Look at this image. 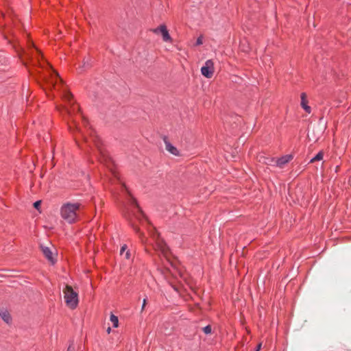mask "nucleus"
I'll return each mask as SVG.
<instances>
[{"label":"nucleus","mask_w":351,"mask_h":351,"mask_svg":"<svg viewBox=\"0 0 351 351\" xmlns=\"http://www.w3.org/2000/svg\"><path fill=\"white\" fill-rule=\"evenodd\" d=\"M149 234L154 241V248L156 251L160 252L167 259L169 258L170 252L164 241L160 238L159 234L154 228L148 229Z\"/></svg>","instance_id":"1"},{"label":"nucleus","mask_w":351,"mask_h":351,"mask_svg":"<svg viewBox=\"0 0 351 351\" xmlns=\"http://www.w3.org/2000/svg\"><path fill=\"white\" fill-rule=\"evenodd\" d=\"M80 206V205L77 203H67L64 204L60 210L62 217L70 223H74L76 220L77 216V212Z\"/></svg>","instance_id":"2"},{"label":"nucleus","mask_w":351,"mask_h":351,"mask_svg":"<svg viewBox=\"0 0 351 351\" xmlns=\"http://www.w3.org/2000/svg\"><path fill=\"white\" fill-rule=\"evenodd\" d=\"M63 293L66 305L71 309L75 308L78 304L77 293L69 285L66 286Z\"/></svg>","instance_id":"3"},{"label":"nucleus","mask_w":351,"mask_h":351,"mask_svg":"<svg viewBox=\"0 0 351 351\" xmlns=\"http://www.w3.org/2000/svg\"><path fill=\"white\" fill-rule=\"evenodd\" d=\"M93 142L95 145V146L97 148L99 155H98V160L100 161V162L104 163L105 165L107 166L108 168L110 169V170L112 172L113 174H115L114 172L112 171V169L111 168V159L108 156L106 152L99 147V141L97 140V137H92Z\"/></svg>","instance_id":"4"},{"label":"nucleus","mask_w":351,"mask_h":351,"mask_svg":"<svg viewBox=\"0 0 351 351\" xmlns=\"http://www.w3.org/2000/svg\"><path fill=\"white\" fill-rule=\"evenodd\" d=\"M63 98L65 101H68V103L71 105L70 108H69L68 107H65L64 110H65L66 112L69 114V116L71 117L73 113H74L75 111H78L80 110V108L75 104H71L73 95L70 92H69L66 90H64Z\"/></svg>","instance_id":"5"},{"label":"nucleus","mask_w":351,"mask_h":351,"mask_svg":"<svg viewBox=\"0 0 351 351\" xmlns=\"http://www.w3.org/2000/svg\"><path fill=\"white\" fill-rule=\"evenodd\" d=\"M215 71L214 63L211 60L206 61L204 65L201 69L202 75L206 78H211Z\"/></svg>","instance_id":"6"},{"label":"nucleus","mask_w":351,"mask_h":351,"mask_svg":"<svg viewBox=\"0 0 351 351\" xmlns=\"http://www.w3.org/2000/svg\"><path fill=\"white\" fill-rule=\"evenodd\" d=\"M152 32L155 34L160 33L162 36V40L165 42H171L172 38L170 36L167 27L165 25H161L158 27L152 29Z\"/></svg>","instance_id":"7"},{"label":"nucleus","mask_w":351,"mask_h":351,"mask_svg":"<svg viewBox=\"0 0 351 351\" xmlns=\"http://www.w3.org/2000/svg\"><path fill=\"white\" fill-rule=\"evenodd\" d=\"M40 248H41L42 252L44 254V256H45V258H47V260L50 263L53 264L56 261V254L47 246L40 245Z\"/></svg>","instance_id":"8"},{"label":"nucleus","mask_w":351,"mask_h":351,"mask_svg":"<svg viewBox=\"0 0 351 351\" xmlns=\"http://www.w3.org/2000/svg\"><path fill=\"white\" fill-rule=\"evenodd\" d=\"M163 141L165 145V149L167 152H169L170 154L178 156H180V152L178 149L174 147L169 141L167 136L163 137Z\"/></svg>","instance_id":"9"},{"label":"nucleus","mask_w":351,"mask_h":351,"mask_svg":"<svg viewBox=\"0 0 351 351\" xmlns=\"http://www.w3.org/2000/svg\"><path fill=\"white\" fill-rule=\"evenodd\" d=\"M293 156L291 155H286L278 159H271V161H275V165L280 168H282L284 165L288 163L291 159Z\"/></svg>","instance_id":"10"},{"label":"nucleus","mask_w":351,"mask_h":351,"mask_svg":"<svg viewBox=\"0 0 351 351\" xmlns=\"http://www.w3.org/2000/svg\"><path fill=\"white\" fill-rule=\"evenodd\" d=\"M58 81H59L60 84L62 83V80L60 78L58 73L53 71V73L51 74V79L47 81V83L51 86H53L54 88H56V86L58 85Z\"/></svg>","instance_id":"11"},{"label":"nucleus","mask_w":351,"mask_h":351,"mask_svg":"<svg viewBox=\"0 0 351 351\" xmlns=\"http://www.w3.org/2000/svg\"><path fill=\"white\" fill-rule=\"evenodd\" d=\"M301 106L306 112H311V107L307 105L306 95L304 93L301 95Z\"/></svg>","instance_id":"12"},{"label":"nucleus","mask_w":351,"mask_h":351,"mask_svg":"<svg viewBox=\"0 0 351 351\" xmlns=\"http://www.w3.org/2000/svg\"><path fill=\"white\" fill-rule=\"evenodd\" d=\"M0 317L5 322L8 324L11 320L10 313L6 310H0Z\"/></svg>","instance_id":"13"},{"label":"nucleus","mask_w":351,"mask_h":351,"mask_svg":"<svg viewBox=\"0 0 351 351\" xmlns=\"http://www.w3.org/2000/svg\"><path fill=\"white\" fill-rule=\"evenodd\" d=\"M324 157V152L322 151H320L315 157H313L311 160L310 162L313 163L315 161H319L323 159Z\"/></svg>","instance_id":"14"},{"label":"nucleus","mask_w":351,"mask_h":351,"mask_svg":"<svg viewBox=\"0 0 351 351\" xmlns=\"http://www.w3.org/2000/svg\"><path fill=\"white\" fill-rule=\"evenodd\" d=\"M110 319L111 322L112 323L113 326L114 328H117L119 326L118 317L117 316H115L114 315L111 314Z\"/></svg>","instance_id":"15"},{"label":"nucleus","mask_w":351,"mask_h":351,"mask_svg":"<svg viewBox=\"0 0 351 351\" xmlns=\"http://www.w3.org/2000/svg\"><path fill=\"white\" fill-rule=\"evenodd\" d=\"M202 330H203L204 332L207 335L210 334L211 331H212L211 326L210 325H208V326L204 327L202 328Z\"/></svg>","instance_id":"16"},{"label":"nucleus","mask_w":351,"mask_h":351,"mask_svg":"<svg viewBox=\"0 0 351 351\" xmlns=\"http://www.w3.org/2000/svg\"><path fill=\"white\" fill-rule=\"evenodd\" d=\"M271 158H264V160H263V162L267 164V165H271L272 163H274L275 164V161H271Z\"/></svg>","instance_id":"17"},{"label":"nucleus","mask_w":351,"mask_h":351,"mask_svg":"<svg viewBox=\"0 0 351 351\" xmlns=\"http://www.w3.org/2000/svg\"><path fill=\"white\" fill-rule=\"evenodd\" d=\"M40 204H41V200H38L37 202H36L34 204V207L37 209L38 210H40Z\"/></svg>","instance_id":"18"},{"label":"nucleus","mask_w":351,"mask_h":351,"mask_svg":"<svg viewBox=\"0 0 351 351\" xmlns=\"http://www.w3.org/2000/svg\"><path fill=\"white\" fill-rule=\"evenodd\" d=\"M313 132H314V131H313V132L308 133V137L309 138L310 140L316 141L317 138L313 135Z\"/></svg>","instance_id":"19"},{"label":"nucleus","mask_w":351,"mask_h":351,"mask_svg":"<svg viewBox=\"0 0 351 351\" xmlns=\"http://www.w3.org/2000/svg\"><path fill=\"white\" fill-rule=\"evenodd\" d=\"M139 237H140V239L141 240V242L143 243H146L147 239H145V238L144 237L143 234L140 232L139 233Z\"/></svg>","instance_id":"20"},{"label":"nucleus","mask_w":351,"mask_h":351,"mask_svg":"<svg viewBox=\"0 0 351 351\" xmlns=\"http://www.w3.org/2000/svg\"><path fill=\"white\" fill-rule=\"evenodd\" d=\"M203 43V41H202V36H199L197 39V41H196V45H200Z\"/></svg>","instance_id":"21"},{"label":"nucleus","mask_w":351,"mask_h":351,"mask_svg":"<svg viewBox=\"0 0 351 351\" xmlns=\"http://www.w3.org/2000/svg\"><path fill=\"white\" fill-rule=\"evenodd\" d=\"M126 249H127V246L125 245L122 246L121 248V250H120V254H123V253L126 250Z\"/></svg>","instance_id":"22"},{"label":"nucleus","mask_w":351,"mask_h":351,"mask_svg":"<svg viewBox=\"0 0 351 351\" xmlns=\"http://www.w3.org/2000/svg\"><path fill=\"white\" fill-rule=\"evenodd\" d=\"M145 305H146V299L145 298L143 301V304H142V307H141V311H143L145 307Z\"/></svg>","instance_id":"23"},{"label":"nucleus","mask_w":351,"mask_h":351,"mask_svg":"<svg viewBox=\"0 0 351 351\" xmlns=\"http://www.w3.org/2000/svg\"><path fill=\"white\" fill-rule=\"evenodd\" d=\"M261 346H262V343H258L256 350L260 351Z\"/></svg>","instance_id":"24"},{"label":"nucleus","mask_w":351,"mask_h":351,"mask_svg":"<svg viewBox=\"0 0 351 351\" xmlns=\"http://www.w3.org/2000/svg\"><path fill=\"white\" fill-rule=\"evenodd\" d=\"M67 351H74V348H73V347H72L71 346H70L68 348Z\"/></svg>","instance_id":"25"},{"label":"nucleus","mask_w":351,"mask_h":351,"mask_svg":"<svg viewBox=\"0 0 351 351\" xmlns=\"http://www.w3.org/2000/svg\"><path fill=\"white\" fill-rule=\"evenodd\" d=\"M125 258L128 259L130 258V252L128 251L125 253Z\"/></svg>","instance_id":"26"},{"label":"nucleus","mask_w":351,"mask_h":351,"mask_svg":"<svg viewBox=\"0 0 351 351\" xmlns=\"http://www.w3.org/2000/svg\"><path fill=\"white\" fill-rule=\"evenodd\" d=\"M73 126L76 128L77 130H79L78 128L77 127V125H75V123L74 121H73Z\"/></svg>","instance_id":"27"},{"label":"nucleus","mask_w":351,"mask_h":351,"mask_svg":"<svg viewBox=\"0 0 351 351\" xmlns=\"http://www.w3.org/2000/svg\"><path fill=\"white\" fill-rule=\"evenodd\" d=\"M89 66V64L88 62H84V63L83 66L86 67V66Z\"/></svg>","instance_id":"28"},{"label":"nucleus","mask_w":351,"mask_h":351,"mask_svg":"<svg viewBox=\"0 0 351 351\" xmlns=\"http://www.w3.org/2000/svg\"><path fill=\"white\" fill-rule=\"evenodd\" d=\"M110 330H111L110 328V327H108V329H107V332H108V333H110Z\"/></svg>","instance_id":"29"},{"label":"nucleus","mask_w":351,"mask_h":351,"mask_svg":"<svg viewBox=\"0 0 351 351\" xmlns=\"http://www.w3.org/2000/svg\"><path fill=\"white\" fill-rule=\"evenodd\" d=\"M72 128H73V126L70 124V125H69V129H70L71 130H72Z\"/></svg>","instance_id":"30"},{"label":"nucleus","mask_w":351,"mask_h":351,"mask_svg":"<svg viewBox=\"0 0 351 351\" xmlns=\"http://www.w3.org/2000/svg\"><path fill=\"white\" fill-rule=\"evenodd\" d=\"M136 232H139V229H138V228H136Z\"/></svg>","instance_id":"31"},{"label":"nucleus","mask_w":351,"mask_h":351,"mask_svg":"<svg viewBox=\"0 0 351 351\" xmlns=\"http://www.w3.org/2000/svg\"><path fill=\"white\" fill-rule=\"evenodd\" d=\"M134 204L136 205V206H138V205L136 204V202L134 201Z\"/></svg>","instance_id":"32"},{"label":"nucleus","mask_w":351,"mask_h":351,"mask_svg":"<svg viewBox=\"0 0 351 351\" xmlns=\"http://www.w3.org/2000/svg\"><path fill=\"white\" fill-rule=\"evenodd\" d=\"M256 351H258V350H256Z\"/></svg>","instance_id":"33"}]
</instances>
